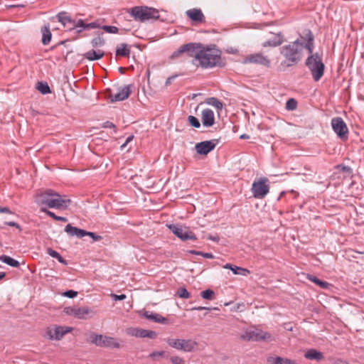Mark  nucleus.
<instances>
[{
	"label": "nucleus",
	"instance_id": "nucleus-60",
	"mask_svg": "<svg viewBox=\"0 0 364 364\" xmlns=\"http://www.w3.org/2000/svg\"><path fill=\"white\" fill-rule=\"evenodd\" d=\"M0 213H11V211L7 207L0 206Z\"/></svg>",
	"mask_w": 364,
	"mask_h": 364
},
{
	"label": "nucleus",
	"instance_id": "nucleus-15",
	"mask_svg": "<svg viewBox=\"0 0 364 364\" xmlns=\"http://www.w3.org/2000/svg\"><path fill=\"white\" fill-rule=\"evenodd\" d=\"M56 196H58L57 192L51 189H47L45 191L36 195V202L38 205H46L48 207L50 201L53 197Z\"/></svg>",
	"mask_w": 364,
	"mask_h": 364
},
{
	"label": "nucleus",
	"instance_id": "nucleus-61",
	"mask_svg": "<svg viewBox=\"0 0 364 364\" xmlns=\"http://www.w3.org/2000/svg\"><path fill=\"white\" fill-rule=\"evenodd\" d=\"M210 309L205 306H195L191 309V310H197V311H201V310H210Z\"/></svg>",
	"mask_w": 364,
	"mask_h": 364
},
{
	"label": "nucleus",
	"instance_id": "nucleus-64",
	"mask_svg": "<svg viewBox=\"0 0 364 364\" xmlns=\"http://www.w3.org/2000/svg\"><path fill=\"white\" fill-rule=\"evenodd\" d=\"M208 239H210L213 241H215V242H218L219 240L218 237H215V236H209Z\"/></svg>",
	"mask_w": 364,
	"mask_h": 364
},
{
	"label": "nucleus",
	"instance_id": "nucleus-49",
	"mask_svg": "<svg viewBox=\"0 0 364 364\" xmlns=\"http://www.w3.org/2000/svg\"><path fill=\"white\" fill-rule=\"evenodd\" d=\"M41 211L45 213L47 215L51 217L52 218H53L54 220H56L58 215H56L53 212L48 210L46 208H43V207L41 208Z\"/></svg>",
	"mask_w": 364,
	"mask_h": 364
},
{
	"label": "nucleus",
	"instance_id": "nucleus-1",
	"mask_svg": "<svg viewBox=\"0 0 364 364\" xmlns=\"http://www.w3.org/2000/svg\"><path fill=\"white\" fill-rule=\"evenodd\" d=\"M301 38L306 41L304 47L309 54L305 60V65L310 70L314 80L318 82L323 77L325 70L322 54L314 53V36L310 30H307L305 37Z\"/></svg>",
	"mask_w": 364,
	"mask_h": 364
},
{
	"label": "nucleus",
	"instance_id": "nucleus-16",
	"mask_svg": "<svg viewBox=\"0 0 364 364\" xmlns=\"http://www.w3.org/2000/svg\"><path fill=\"white\" fill-rule=\"evenodd\" d=\"M127 333L129 336H134L136 338H155L156 337V333L154 331L146 330L139 328H129L127 329Z\"/></svg>",
	"mask_w": 364,
	"mask_h": 364
},
{
	"label": "nucleus",
	"instance_id": "nucleus-32",
	"mask_svg": "<svg viewBox=\"0 0 364 364\" xmlns=\"http://www.w3.org/2000/svg\"><path fill=\"white\" fill-rule=\"evenodd\" d=\"M205 103L215 107L218 110H221L223 108V102L214 97L207 98Z\"/></svg>",
	"mask_w": 364,
	"mask_h": 364
},
{
	"label": "nucleus",
	"instance_id": "nucleus-19",
	"mask_svg": "<svg viewBox=\"0 0 364 364\" xmlns=\"http://www.w3.org/2000/svg\"><path fill=\"white\" fill-rule=\"evenodd\" d=\"M71 200L70 199L65 198V197L63 198V196L58 193V196L52 198L48 208L65 210L69 206Z\"/></svg>",
	"mask_w": 364,
	"mask_h": 364
},
{
	"label": "nucleus",
	"instance_id": "nucleus-52",
	"mask_svg": "<svg viewBox=\"0 0 364 364\" xmlns=\"http://www.w3.org/2000/svg\"><path fill=\"white\" fill-rule=\"evenodd\" d=\"M86 234H87V231L85 230H82V229H80V228H78L77 230V232L76 233V237L77 238H82L84 236H86Z\"/></svg>",
	"mask_w": 364,
	"mask_h": 364
},
{
	"label": "nucleus",
	"instance_id": "nucleus-28",
	"mask_svg": "<svg viewBox=\"0 0 364 364\" xmlns=\"http://www.w3.org/2000/svg\"><path fill=\"white\" fill-rule=\"evenodd\" d=\"M42 33V43L43 45H48L50 43L52 38V33L50 30L49 24L44 25L43 27L41 28Z\"/></svg>",
	"mask_w": 364,
	"mask_h": 364
},
{
	"label": "nucleus",
	"instance_id": "nucleus-13",
	"mask_svg": "<svg viewBox=\"0 0 364 364\" xmlns=\"http://www.w3.org/2000/svg\"><path fill=\"white\" fill-rule=\"evenodd\" d=\"M91 310L88 307L68 306L64 309V312L78 319H86Z\"/></svg>",
	"mask_w": 364,
	"mask_h": 364
},
{
	"label": "nucleus",
	"instance_id": "nucleus-8",
	"mask_svg": "<svg viewBox=\"0 0 364 364\" xmlns=\"http://www.w3.org/2000/svg\"><path fill=\"white\" fill-rule=\"evenodd\" d=\"M331 126L334 132L342 140H346L348 137V129L341 117H337L331 119Z\"/></svg>",
	"mask_w": 364,
	"mask_h": 364
},
{
	"label": "nucleus",
	"instance_id": "nucleus-23",
	"mask_svg": "<svg viewBox=\"0 0 364 364\" xmlns=\"http://www.w3.org/2000/svg\"><path fill=\"white\" fill-rule=\"evenodd\" d=\"M142 316L148 320L158 323H167L168 319L161 315L152 311H145L142 313Z\"/></svg>",
	"mask_w": 364,
	"mask_h": 364
},
{
	"label": "nucleus",
	"instance_id": "nucleus-12",
	"mask_svg": "<svg viewBox=\"0 0 364 364\" xmlns=\"http://www.w3.org/2000/svg\"><path fill=\"white\" fill-rule=\"evenodd\" d=\"M71 331V328L67 327L64 328L63 326H50L47 328L46 331V336L50 340H60L64 335Z\"/></svg>",
	"mask_w": 364,
	"mask_h": 364
},
{
	"label": "nucleus",
	"instance_id": "nucleus-41",
	"mask_svg": "<svg viewBox=\"0 0 364 364\" xmlns=\"http://www.w3.org/2000/svg\"><path fill=\"white\" fill-rule=\"evenodd\" d=\"M176 294L182 299H188L191 296L190 293L184 287H180L176 292Z\"/></svg>",
	"mask_w": 364,
	"mask_h": 364
},
{
	"label": "nucleus",
	"instance_id": "nucleus-6",
	"mask_svg": "<svg viewBox=\"0 0 364 364\" xmlns=\"http://www.w3.org/2000/svg\"><path fill=\"white\" fill-rule=\"evenodd\" d=\"M165 341L169 346L176 350L185 352L192 351L197 346V343L191 339H175L168 338Z\"/></svg>",
	"mask_w": 364,
	"mask_h": 364
},
{
	"label": "nucleus",
	"instance_id": "nucleus-62",
	"mask_svg": "<svg viewBox=\"0 0 364 364\" xmlns=\"http://www.w3.org/2000/svg\"><path fill=\"white\" fill-rule=\"evenodd\" d=\"M56 220L58 221H63V222H67L68 219L65 217L62 216H57Z\"/></svg>",
	"mask_w": 364,
	"mask_h": 364
},
{
	"label": "nucleus",
	"instance_id": "nucleus-20",
	"mask_svg": "<svg viewBox=\"0 0 364 364\" xmlns=\"http://www.w3.org/2000/svg\"><path fill=\"white\" fill-rule=\"evenodd\" d=\"M284 41L283 34L279 32L277 33H272V37L262 43V46L264 48L267 47H277L281 46Z\"/></svg>",
	"mask_w": 364,
	"mask_h": 364
},
{
	"label": "nucleus",
	"instance_id": "nucleus-59",
	"mask_svg": "<svg viewBox=\"0 0 364 364\" xmlns=\"http://www.w3.org/2000/svg\"><path fill=\"white\" fill-rule=\"evenodd\" d=\"M177 77V75H172L168 77L165 82L166 86L170 85L172 83V81Z\"/></svg>",
	"mask_w": 364,
	"mask_h": 364
},
{
	"label": "nucleus",
	"instance_id": "nucleus-22",
	"mask_svg": "<svg viewBox=\"0 0 364 364\" xmlns=\"http://www.w3.org/2000/svg\"><path fill=\"white\" fill-rule=\"evenodd\" d=\"M186 16L194 23H201L205 22V16L200 9H191L187 10Z\"/></svg>",
	"mask_w": 364,
	"mask_h": 364
},
{
	"label": "nucleus",
	"instance_id": "nucleus-2",
	"mask_svg": "<svg viewBox=\"0 0 364 364\" xmlns=\"http://www.w3.org/2000/svg\"><path fill=\"white\" fill-rule=\"evenodd\" d=\"M301 37L304 36L300 35V38L279 48V53L284 58L281 63V66L293 67L301 60L304 55L303 49L305 48L304 45L306 43Z\"/></svg>",
	"mask_w": 364,
	"mask_h": 364
},
{
	"label": "nucleus",
	"instance_id": "nucleus-10",
	"mask_svg": "<svg viewBox=\"0 0 364 364\" xmlns=\"http://www.w3.org/2000/svg\"><path fill=\"white\" fill-rule=\"evenodd\" d=\"M244 63H252L269 68L271 65V60L269 58L264 55L262 53H255L247 55L244 58Z\"/></svg>",
	"mask_w": 364,
	"mask_h": 364
},
{
	"label": "nucleus",
	"instance_id": "nucleus-54",
	"mask_svg": "<svg viewBox=\"0 0 364 364\" xmlns=\"http://www.w3.org/2000/svg\"><path fill=\"white\" fill-rule=\"evenodd\" d=\"M102 127L106 128V129H108V128L115 129L116 127L112 122L106 121L105 122H104L102 124Z\"/></svg>",
	"mask_w": 364,
	"mask_h": 364
},
{
	"label": "nucleus",
	"instance_id": "nucleus-48",
	"mask_svg": "<svg viewBox=\"0 0 364 364\" xmlns=\"http://www.w3.org/2000/svg\"><path fill=\"white\" fill-rule=\"evenodd\" d=\"M86 236H90V237H92L93 241H100L102 240V237L100 235H97L96 233H95L93 232L87 231Z\"/></svg>",
	"mask_w": 364,
	"mask_h": 364
},
{
	"label": "nucleus",
	"instance_id": "nucleus-37",
	"mask_svg": "<svg viewBox=\"0 0 364 364\" xmlns=\"http://www.w3.org/2000/svg\"><path fill=\"white\" fill-rule=\"evenodd\" d=\"M200 296L202 298L208 300L214 299L215 292L212 289H206L200 292Z\"/></svg>",
	"mask_w": 364,
	"mask_h": 364
},
{
	"label": "nucleus",
	"instance_id": "nucleus-30",
	"mask_svg": "<svg viewBox=\"0 0 364 364\" xmlns=\"http://www.w3.org/2000/svg\"><path fill=\"white\" fill-rule=\"evenodd\" d=\"M56 18H58V21L63 25L64 27H66L68 23H73V19L70 16L67 15L66 12H60L56 16Z\"/></svg>",
	"mask_w": 364,
	"mask_h": 364
},
{
	"label": "nucleus",
	"instance_id": "nucleus-39",
	"mask_svg": "<svg viewBox=\"0 0 364 364\" xmlns=\"http://www.w3.org/2000/svg\"><path fill=\"white\" fill-rule=\"evenodd\" d=\"M78 228L73 226L71 224H68L65 228V232L70 236L73 237L76 235Z\"/></svg>",
	"mask_w": 364,
	"mask_h": 364
},
{
	"label": "nucleus",
	"instance_id": "nucleus-38",
	"mask_svg": "<svg viewBox=\"0 0 364 364\" xmlns=\"http://www.w3.org/2000/svg\"><path fill=\"white\" fill-rule=\"evenodd\" d=\"M336 168L338 169L339 171L346 173V175L348 176H351L353 173V171L350 167L343 165V164L337 165L336 166Z\"/></svg>",
	"mask_w": 364,
	"mask_h": 364
},
{
	"label": "nucleus",
	"instance_id": "nucleus-36",
	"mask_svg": "<svg viewBox=\"0 0 364 364\" xmlns=\"http://www.w3.org/2000/svg\"><path fill=\"white\" fill-rule=\"evenodd\" d=\"M307 278L310 281L313 282L314 283H315L316 284H317L318 286H319L322 288H327L328 286V284L326 282L321 281L318 278H317L316 277H315L314 275L309 274Z\"/></svg>",
	"mask_w": 364,
	"mask_h": 364
},
{
	"label": "nucleus",
	"instance_id": "nucleus-33",
	"mask_svg": "<svg viewBox=\"0 0 364 364\" xmlns=\"http://www.w3.org/2000/svg\"><path fill=\"white\" fill-rule=\"evenodd\" d=\"M47 253L52 257L58 259L59 262H60L63 264L67 265L68 262L67 261L55 250L48 248L47 249Z\"/></svg>",
	"mask_w": 364,
	"mask_h": 364
},
{
	"label": "nucleus",
	"instance_id": "nucleus-58",
	"mask_svg": "<svg viewBox=\"0 0 364 364\" xmlns=\"http://www.w3.org/2000/svg\"><path fill=\"white\" fill-rule=\"evenodd\" d=\"M200 256H202L205 258H208V259H213L215 257L212 253L203 252H200Z\"/></svg>",
	"mask_w": 364,
	"mask_h": 364
},
{
	"label": "nucleus",
	"instance_id": "nucleus-11",
	"mask_svg": "<svg viewBox=\"0 0 364 364\" xmlns=\"http://www.w3.org/2000/svg\"><path fill=\"white\" fill-rule=\"evenodd\" d=\"M270 338L271 335L269 333L259 329L247 331L241 336V338L245 341H253L268 340Z\"/></svg>",
	"mask_w": 364,
	"mask_h": 364
},
{
	"label": "nucleus",
	"instance_id": "nucleus-46",
	"mask_svg": "<svg viewBox=\"0 0 364 364\" xmlns=\"http://www.w3.org/2000/svg\"><path fill=\"white\" fill-rule=\"evenodd\" d=\"M185 53L183 45L180 46L176 51H174L171 55V59H174L176 58L179 57L181 54Z\"/></svg>",
	"mask_w": 364,
	"mask_h": 364
},
{
	"label": "nucleus",
	"instance_id": "nucleus-40",
	"mask_svg": "<svg viewBox=\"0 0 364 364\" xmlns=\"http://www.w3.org/2000/svg\"><path fill=\"white\" fill-rule=\"evenodd\" d=\"M100 25L96 22H92V23H85L83 28L78 29L77 31V33H80L84 30H90L92 28H100Z\"/></svg>",
	"mask_w": 364,
	"mask_h": 364
},
{
	"label": "nucleus",
	"instance_id": "nucleus-4",
	"mask_svg": "<svg viewBox=\"0 0 364 364\" xmlns=\"http://www.w3.org/2000/svg\"><path fill=\"white\" fill-rule=\"evenodd\" d=\"M129 13L135 20L141 22L159 17L158 10L148 6H134L129 9Z\"/></svg>",
	"mask_w": 364,
	"mask_h": 364
},
{
	"label": "nucleus",
	"instance_id": "nucleus-24",
	"mask_svg": "<svg viewBox=\"0 0 364 364\" xmlns=\"http://www.w3.org/2000/svg\"><path fill=\"white\" fill-rule=\"evenodd\" d=\"M105 55V52L101 50H90L83 54L85 59L93 61L102 58Z\"/></svg>",
	"mask_w": 364,
	"mask_h": 364
},
{
	"label": "nucleus",
	"instance_id": "nucleus-5",
	"mask_svg": "<svg viewBox=\"0 0 364 364\" xmlns=\"http://www.w3.org/2000/svg\"><path fill=\"white\" fill-rule=\"evenodd\" d=\"M90 342L99 347L119 348L120 343L113 337L92 333L90 336Z\"/></svg>",
	"mask_w": 364,
	"mask_h": 364
},
{
	"label": "nucleus",
	"instance_id": "nucleus-17",
	"mask_svg": "<svg viewBox=\"0 0 364 364\" xmlns=\"http://www.w3.org/2000/svg\"><path fill=\"white\" fill-rule=\"evenodd\" d=\"M185 53L189 57H193L192 60L193 65H197V55L200 54V49L202 48V44L197 43H189L183 44Z\"/></svg>",
	"mask_w": 364,
	"mask_h": 364
},
{
	"label": "nucleus",
	"instance_id": "nucleus-14",
	"mask_svg": "<svg viewBox=\"0 0 364 364\" xmlns=\"http://www.w3.org/2000/svg\"><path fill=\"white\" fill-rule=\"evenodd\" d=\"M218 142V139L203 141L197 143L195 146V149L198 154L207 155L209 152H210L215 149Z\"/></svg>",
	"mask_w": 364,
	"mask_h": 364
},
{
	"label": "nucleus",
	"instance_id": "nucleus-42",
	"mask_svg": "<svg viewBox=\"0 0 364 364\" xmlns=\"http://www.w3.org/2000/svg\"><path fill=\"white\" fill-rule=\"evenodd\" d=\"M297 107V102L295 99L291 98L287 101L286 109L287 110H294Z\"/></svg>",
	"mask_w": 364,
	"mask_h": 364
},
{
	"label": "nucleus",
	"instance_id": "nucleus-34",
	"mask_svg": "<svg viewBox=\"0 0 364 364\" xmlns=\"http://www.w3.org/2000/svg\"><path fill=\"white\" fill-rule=\"evenodd\" d=\"M36 89L43 95L48 94L51 92L50 87L46 82H38L36 84Z\"/></svg>",
	"mask_w": 364,
	"mask_h": 364
},
{
	"label": "nucleus",
	"instance_id": "nucleus-63",
	"mask_svg": "<svg viewBox=\"0 0 364 364\" xmlns=\"http://www.w3.org/2000/svg\"><path fill=\"white\" fill-rule=\"evenodd\" d=\"M240 138L242 139H250V136L248 134H243L240 136Z\"/></svg>",
	"mask_w": 364,
	"mask_h": 364
},
{
	"label": "nucleus",
	"instance_id": "nucleus-43",
	"mask_svg": "<svg viewBox=\"0 0 364 364\" xmlns=\"http://www.w3.org/2000/svg\"><path fill=\"white\" fill-rule=\"evenodd\" d=\"M188 121L192 127L195 128L200 127V123L197 117L190 115L188 117Z\"/></svg>",
	"mask_w": 364,
	"mask_h": 364
},
{
	"label": "nucleus",
	"instance_id": "nucleus-47",
	"mask_svg": "<svg viewBox=\"0 0 364 364\" xmlns=\"http://www.w3.org/2000/svg\"><path fill=\"white\" fill-rule=\"evenodd\" d=\"M63 295L68 298L73 299V298H75V296H77V292L74 290H68V291H65L63 294Z\"/></svg>",
	"mask_w": 364,
	"mask_h": 364
},
{
	"label": "nucleus",
	"instance_id": "nucleus-26",
	"mask_svg": "<svg viewBox=\"0 0 364 364\" xmlns=\"http://www.w3.org/2000/svg\"><path fill=\"white\" fill-rule=\"evenodd\" d=\"M224 269H230L234 274L247 276L250 274V270L245 268L237 267L231 264H226L223 266Z\"/></svg>",
	"mask_w": 364,
	"mask_h": 364
},
{
	"label": "nucleus",
	"instance_id": "nucleus-35",
	"mask_svg": "<svg viewBox=\"0 0 364 364\" xmlns=\"http://www.w3.org/2000/svg\"><path fill=\"white\" fill-rule=\"evenodd\" d=\"M271 364H296V362L289 358L278 356L272 359Z\"/></svg>",
	"mask_w": 364,
	"mask_h": 364
},
{
	"label": "nucleus",
	"instance_id": "nucleus-44",
	"mask_svg": "<svg viewBox=\"0 0 364 364\" xmlns=\"http://www.w3.org/2000/svg\"><path fill=\"white\" fill-rule=\"evenodd\" d=\"M166 354L164 350L154 351L149 355V358H152L154 360H158L160 358H162Z\"/></svg>",
	"mask_w": 364,
	"mask_h": 364
},
{
	"label": "nucleus",
	"instance_id": "nucleus-57",
	"mask_svg": "<svg viewBox=\"0 0 364 364\" xmlns=\"http://www.w3.org/2000/svg\"><path fill=\"white\" fill-rule=\"evenodd\" d=\"M65 28L69 31L75 30L76 29L75 21L73 19V23H68V25Z\"/></svg>",
	"mask_w": 364,
	"mask_h": 364
},
{
	"label": "nucleus",
	"instance_id": "nucleus-27",
	"mask_svg": "<svg viewBox=\"0 0 364 364\" xmlns=\"http://www.w3.org/2000/svg\"><path fill=\"white\" fill-rule=\"evenodd\" d=\"M117 56L129 58L131 53L130 46L127 43H121L115 51Z\"/></svg>",
	"mask_w": 364,
	"mask_h": 364
},
{
	"label": "nucleus",
	"instance_id": "nucleus-31",
	"mask_svg": "<svg viewBox=\"0 0 364 364\" xmlns=\"http://www.w3.org/2000/svg\"><path fill=\"white\" fill-rule=\"evenodd\" d=\"M104 33H100L98 36L91 41V45L93 48L102 47L105 44V40L103 38Z\"/></svg>",
	"mask_w": 364,
	"mask_h": 364
},
{
	"label": "nucleus",
	"instance_id": "nucleus-45",
	"mask_svg": "<svg viewBox=\"0 0 364 364\" xmlns=\"http://www.w3.org/2000/svg\"><path fill=\"white\" fill-rule=\"evenodd\" d=\"M100 28L109 33H117L119 31L118 28L114 26L105 25L101 26Z\"/></svg>",
	"mask_w": 364,
	"mask_h": 364
},
{
	"label": "nucleus",
	"instance_id": "nucleus-21",
	"mask_svg": "<svg viewBox=\"0 0 364 364\" xmlns=\"http://www.w3.org/2000/svg\"><path fill=\"white\" fill-rule=\"evenodd\" d=\"M201 120L205 127H210L215 124V115L212 109H204L201 112Z\"/></svg>",
	"mask_w": 364,
	"mask_h": 364
},
{
	"label": "nucleus",
	"instance_id": "nucleus-7",
	"mask_svg": "<svg viewBox=\"0 0 364 364\" xmlns=\"http://www.w3.org/2000/svg\"><path fill=\"white\" fill-rule=\"evenodd\" d=\"M267 178H260L258 181H254L252 186L253 196L256 198H263L269 191Z\"/></svg>",
	"mask_w": 364,
	"mask_h": 364
},
{
	"label": "nucleus",
	"instance_id": "nucleus-9",
	"mask_svg": "<svg viewBox=\"0 0 364 364\" xmlns=\"http://www.w3.org/2000/svg\"><path fill=\"white\" fill-rule=\"evenodd\" d=\"M171 232L183 241L188 240H196V235L187 227H182L178 225H170L168 226Z\"/></svg>",
	"mask_w": 364,
	"mask_h": 364
},
{
	"label": "nucleus",
	"instance_id": "nucleus-50",
	"mask_svg": "<svg viewBox=\"0 0 364 364\" xmlns=\"http://www.w3.org/2000/svg\"><path fill=\"white\" fill-rule=\"evenodd\" d=\"M170 360L173 364H184L183 358L178 356H172Z\"/></svg>",
	"mask_w": 364,
	"mask_h": 364
},
{
	"label": "nucleus",
	"instance_id": "nucleus-3",
	"mask_svg": "<svg viewBox=\"0 0 364 364\" xmlns=\"http://www.w3.org/2000/svg\"><path fill=\"white\" fill-rule=\"evenodd\" d=\"M197 62L202 68H209L213 67H223L225 63L221 58V52L219 50L210 49L208 48L200 49V54L197 55Z\"/></svg>",
	"mask_w": 364,
	"mask_h": 364
},
{
	"label": "nucleus",
	"instance_id": "nucleus-29",
	"mask_svg": "<svg viewBox=\"0 0 364 364\" xmlns=\"http://www.w3.org/2000/svg\"><path fill=\"white\" fill-rule=\"evenodd\" d=\"M0 261H1L2 262H4L11 267H18L20 265V263L18 262V261L13 259L12 257H11L8 255H5L0 256Z\"/></svg>",
	"mask_w": 364,
	"mask_h": 364
},
{
	"label": "nucleus",
	"instance_id": "nucleus-55",
	"mask_svg": "<svg viewBox=\"0 0 364 364\" xmlns=\"http://www.w3.org/2000/svg\"><path fill=\"white\" fill-rule=\"evenodd\" d=\"M112 297L115 301H122V300L125 299L127 296L125 294H120V295L112 294Z\"/></svg>",
	"mask_w": 364,
	"mask_h": 364
},
{
	"label": "nucleus",
	"instance_id": "nucleus-18",
	"mask_svg": "<svg viewBox=\"0 0 364 364\" xmlns=\"http://www.w3.org/2000/svg\"><path fill=\"white\" fill-rule=\"evenodd\" d=\"M132 85H127L120 88L118 92L114 95H110L109 99L111 102L123 101L127 99L132 93Z\"/></svg>",
	"mask_w": 364,
	"mask_h": 364
},
{
	"label": "nucleus",
	"instance_id": "nucleus-56",
	"mask_svg": "<svg viewBox=\"0 0 364 364\" xmlns=\"http://www.w3.org/2000/svg\"><path fill=\"white\" fill-rule=\"evenodd\" d=\"M5 224L6 225H9V226H11V227H16V228H18L20 231L21 230V228L20 227V225L16 223V222H12V221H10V222H5Z\"/></svg>",
	"mask_w": 364,
	"mask_h": 364
},
{
	"label": "nucleus",
	"instance_id": "nucleus-53",
	"mask_svg": "<svg viewBox=\"0 0 364 364\" xmlns=\"http://www.w3.org/2000/svg\"><path fill=\"white\" fill-rule=\"evenodd\" d=\"M84 25H85V22H84V21L82 19H79L77 21H75V26H76V29L75 30H76V31L78 29L83 28Z\"/></svg>",
	"mask_w": 364,
	"mask_h": 364
},
{
	"label": "nucleus",
	"instance_id": "nucleus-51",
	"mask_svg": "<svg viewBox=\"0 0 364 364\" xmlns=\"http://www.w3.org/2000/svg\"><path fill=\"white\" fill-rule=\"evenodd\" d=\"M133 139H134V136H133V135H130V136H129L126 139V140H125L124 143H123V144L121 145V149H122V150H123V149L127 146V145L129 142H131V141L133 140Z\"/></svg>",
	"mask_w": 364,
	"mask_h": 364
},
{
	"label": "nucleus",
	"instance_id": "nucleus-25",
	"mask_svg": "<svg viewBox=\"0 0 364 364\" xmlns=\"http://www.w3.org/2000/svg\"><path fill=\"white\" fill-rule=\"evenodd\" d=\"M304 357L311 360L320 361L323 359V355L321 352L318 351L316 349H309L304 354Z\"/></svg>",
	"mask_w": 364,
	"mask_h": 364
}]
</instances>
